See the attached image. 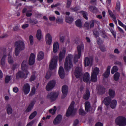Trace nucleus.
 Wrapping results in <instances>:
<instances>
[{
  "label": "nucleus",
  "instance_id": "nucleus-38",
  "mask_svg": "<svg viewBox=\"0 0 126 126\" xmlns=\"http://www.w3.org/2000/svg\"><path fill=\"white\" fill-rule=\"evenodd\" d=\"M120 76V73L117 72L116 73L114 76V79L115 81L118 80Z\"/></svg>",
  "mask_w": 126,
  "mask_h": 126
},
{
  "label": "nucleus",
  "instance_id": "nucleus-25",
  "mask_svg": "<svg viewBox=\"0 0 126 126\" xmlns=\"http://www.w3.org/2000/svg\"><path fill=\"white\" fill-rule=\"evenodd\" d=\"M90 79V75L89 74L86 72L85 73L83 77V80L85 82H87Z\"/></svg>",
  "mask_w": 126,
  "mask_h": 126
},
{
  "label": "nucleus",
  "instance_id": "nucleus-44",
  "mask_svg": "<svg viewBox=\"0 0 126 126\" xmlns=\"http://www.w3.org/2000/svg\"><path fill=\"white\" fill-rule=\"evenodd\" d=\"M99 92L101 94H103L105 92V89L103 87H100L99 90Z\"/></svg>",
  "mask_w": 126,
  "mask_h": 126
},
{
  "label": "nucleus",
  "instance_id": "nucleus-56",
  "mask_svg": "<svg viewBox=\"0 0 126 126\" xmlns=\"http://www.w3.org/2000/svg\"><path fill=\"white\" fill-rule=\"evenodd\" d=\"M33 38L32 35H30L29 36V40L30 43L31 45H32L33 43Z\"/></svg>",
  "mask_w": 126,
  "mask_h": 126
},
{
  "label": "nucleus",
  "instance_id": "nucleus-32",
  "mask_svg": "<svg viewBox=\"0 0 126 126\" xmlns=\"http://www.w3.org/2000/svg\"><path fill=\"white\" fill-rule=\"evenodd\" d=\"M59 48L58 44L57 42L54 43L53 45V51L54 52H57Z\"/></svg>",
  "mask_w": 126,
  "mask_h": 126
},
{
  "label": "nucleus",
  "instance_id": "nucleus-7",
  "mask_svg": "<svg viewBox=\"0 0 126 126\" xmlns=\"http://www.w3.org/2000/svg\"><path fill=\"white\" fill-rule=\"evenodd\" d=\"M74 102H72L71 103L66 113V115L67 116H69L70 115H72L74 112Z\"/></svg>",
  "mask_w": 126,
  "mask_h": 126
},
{
  "label": "nucleus",
  "instance_id": "nucleus-53",
  "mask_svg": "<svg viewBox=\"0 0 126 126\" xmlns=\"http://www.w3.org/2000/svg\"><path fill=\"white\" fill-rule=\"evenodd\" d=\"M103 42L101 40L100 38H97V43L98 45H100L102 44Z\"/></svg>",
  "mask_w": 126,
  "mask_h": 126
},
{
  "label": "nucleus",
  "instance_id": "nucleus-35",
  "mask_svg": "<svg viewBox=\"0 0 126 126\" xmlns=\"http://www.w3.org/2000/svg\"><path fill=\"white\" fill-rule=\"evenodd\" d=\"M65 20L66 22L71 23L73 21L74 19L72 17L68 16L65 18Z\"/></svg>",
  "mask_w": 126,
  "mask_h": 126
},
{
  "label": "nucleus",
  "instance_id": "nucleus-63",
  "mask_svg": "<svg viewBox=\"0 0 126 126\" xmlns=\"http://www.w3.org/2000/svg\"><path fill=\"white\" fill-rule=\"evenodd\" d=\"M60 41L61 42H63L65 39L64 37L63 36H62L60 37Z\"/></svg>",
  "mask_w": 126,
  "mask_h": 126
},
{
  "label": "nucleus",
  "instance_id": "nucleus-10",
  "mask_svg": "<svg viewBox=\"0 0 126 126\" xmlns=\"http://www.w3.org/2000/svg\"><path fill=\"white\" fill-rule=\"evenodd\" d=\"M27 61L26 60H24L22 63L21 64V68L22 70L27 75L29 73V72L27 70Z\"/></svg>",
  "mask_w": 126,
  "mask_h": 126
},
{
  "label": "nucleus",
  "instance_id": "nucleus-42",
  "mask_svg": "<svg viewBox=\"0 0 126 126\" xmlns=\"http://www.w3.org/2000/svg\"><path fill=\"white\" fill-rule=\"evenodd\" d=\"M75 23L77 26L79 27H81V22L80 19L77 20L75 22Z\"/></svg>",
  "mask_w": 126,
  "mask_h": 126
},
{
  "label": "nucleus",
  "instance_id": "nucleus-4",
  "mask_svg": "<svg viewBox=\"0 0 126 126\" xmlns=\"http://www.w3.org/2000/svg\"><path fill=\"white\" fill-rule=\"evenodd\" d=\"M77 51L78 54H75L74 58V63H76L78 62V59L80 57L82 50L84 49V45L82 43H81L78 45L77 47Z\"/></svg>",
  "mask_w": 126,
  "mask_h": 126
},
{
  "label": "nucleus",
  "instance_id": "nucleus-55",
  "mask_svg": "<svg viewBox=\"0 0 126 126\" xmlns=\"http://www.w3.org/2000/svg\"><path fill=\"white\" fill-rule=\"evenodd\" d=\"M51 75V73L50 72H47L45 76V78L47 79H49L50 78Z\"/></svg>",
  "mask_w": 126,
  "mask_h": 126
},
{
  "label": "nucleus",
  "instance_id": "nucleus-1",
  "mask_svg": "<svg viewBox=\"0 0 126 126\" xmlns=\"http://www.w3.org/2000/svg\"><path fill=\"white\" fill-rule=\"evenodd\" d=\"M15 54L17 56L20 52L24 48V44L22 41H17L15 43Z\"/></svg>",
  "mask_w": 126,
  "mask_h": 126
},
{
  "label": "nucleus",
  "instance_id": "nucleus-22",
  "mask_svg": "<svg viewBox=\"0 0 126 126\" xmlns=\"http://www.w3.org/2000/svg\"><path fill=\"white\" fill-rule=\"evenodd\" d=\"M89 10L93 13H96L98 11V9L95 6L90 5L88 7Z\"/></svg>",
  "mask_w": 126,
  "mask_h": 126
},
{
  "label": "nucleus",
  "instance_id": "nucleus-62",
  "mask_svg": "<svg viewBox=\"0 0 126 126\" xmlns=\"http://www.w3.org/2000/svg\"><path fill=\"white\" fill-rule=\"evenodd\" d=\"M70 9L72 11H76L78 10L79 9V7H76L74 8H71Z\"/></svg>",
  "mask_w": 126,
  "mask_h": 126
},
{
  "label": "nucleus",
  "instance_id": "nucleus-64",
  "mask_svg": "<svg viewBox=\"0 0 126 126\" xmlns=\"http://www.w3.org/2000/svg\"><path fill=\"white\" fill-rule=\"evenodd\" d=\"M95 126H103V124L100 122H98L95 124Z\"/></svg>",
  "mask_w": 126,
  "mask_h": 126
},
{
  "label": "nucleus",
  "instance_id": "nucleus-61",
  "mask_svg": "<svg viewBox=\"0 0 126 126\" xmlns=\"http://www.w3.org/2000/svg\"><path fill=\"white\" fill-rule=\"evenodd\" d=\"M35 122V120H33L27 124L26 126H32Z\"/></svg>",
  "mask_w": 126,
  "mask_h": 126
},
{
  "label": "nucleus",
  "instance_id": "nucleus-31",
  "mask_svg": "<svg viewBox=\"0 0 126 126\" xmlns=\"http://www.w3.org/2000/svg\"><path fill=\"white\" fill-rule=\"evenodd\" d=\"M85 110L86 111L88 112L90 110V108L89 102L86 101L85 103Z\"/></svg>",
  "mask_w": 126,
  "mask_h": 126
},
{
  "label": "nucleus",
  "instance_id": "nucleus-19",
  "mask_svg": "<svg viewBox=\"0 0 126 126\" xmlns=\"http://www.w3.org/2000/svg\"><path fill=\"white\" fill-rule=\"evenodd\" d=\"M29 64L30 65H32L35 62V55L33 53L31 54L29 59Z\"/></svg>",
  "mask_w": 126,
  "mask_h": 126
},
{
  "label": "nucleus",
  "instance_id": "nucleus-58",
  "mask_svg": "<svg viewBox=\"0 0 126 126\" xmlns=\"http://www.w3.org/2000/svg\"><path fill=\"white\" fill-rule=\"evenodd\" d=\"M35 87H33L32 88V90L29 94V95H32L34 94L35 93Z\"/></svg>",
  "mask_w": 126,
  "mask_h": 126
},
{
  "label": "nucleus",
  "instance_id": "nucleus-17",
  "mask_svg": "<svg viewBox=\"0 0 126 126\" xmlns=\"http://www.w3.org/2000/svg\"><path fill=\"white\" fill-rule=\"evenodd\" d=\"M66 49L65 48H63L62 51H61L59 53V62H60L65 57V54Z\"/></svg>",
  "mask_w": 126,
  "mask_h": 126
},
{
  "label": "nucleus",
  "instance_id": "nucleus-15",
  "mask_svg": "<svg viewBox=\"0 0 126 126\" xmlns=\"http://www.w3.org/2000/svg\"><path fill=\"white\" fill-rule=\"evenodd\" d=\"M111 100L110 97V96H107L105 98L102 102L105 105L108 106L110 105Z\"/></svg>",
  "mask_w": 126,
  "mask_h": 126
},
{
  "label": "nucleus",
  "instance_id": "nucleus-54",
  "mask_svg": "<svg viewBox=\"0 0 126 126\" xmlns=\"http://www.w3.org/2000/svg\"><path fill=\"white\" fill-rule=\"evenodd\" d=\"M108 12L110 16L112 18H115V16L112 11L109 9H108Z\"/></svg>",
  "mask_w": 126,
  "mask_h": 126
},
{
  "label": "nucleus",
  "instance_id": "nucleus-16",
  "mask_svg": "<svg viewBox=\"0 0 126 126\" xmlns=\"http://www.w3.org/2000/svg\"><path fill=\"white\" fill-rule=\"evenodd\" d=\"M45 38L46 44L50 45L52 42L51 36L49 33H47L46 34Z\"/></svg>",
  "mask_w": 126,
  "mask_h": 126
},
{
  "label": "nucleus",
  "instance_id": "nucleus-37",
  "mask_svg": "<svg viewBox=\"0 0 126 126\" xmlns=\"http://www.w3.org/2000/svg\"><path fill=\"white\" fill-rule=\"evenodd\" d=\"M29 22L32 25H35L38 23V21L35 19H30L29 21Z\"/></svg>",
  "mask_w": 126,
  "mask_h": 126
},
{
  "label": "nucleus",
  "instance_id": "nucleus-34",
  "mask_svg": "<svg viewBox=\"0 0 126 126\" xmlns=\"http://www.w3.org/2000/svg\"><path fill=\"white\" fill-rule=\"evenodd\" d=\"M97 76L96 75L91 73V80L92 81L95 82L97 80Z\"/></svg>",
  "mask_w": 126,
  "mask_h": 126
},
{
  "label": "nucleus",
  "instance_id": "nucleus-6",
  "mask_svg": "<svg viewBox=\"0 0 126 126\" xmlns=\"http://www.w3.org/2000/svg\"><path fill=\"white\" fill-rule=\"evenodd\" d=\"M58 95L57 92H52L48 94L47 97L52 101H54L57 98Z\"/></svg>",
  "mask_w": 126,
  "mask_h": 126
},
{
  "label": "nucleus",
  "instance_id": "nucleus-41",
  "mask_svg": "<svg viewBox=\"0 0 126 126\" xmlns=\"http://www.w3.org/2000/svg\"><path fill=\"white\" fill-rule=\"evenodd\" d=\"M57 110L56 107L55 106L54 107V109H50L49 110V112L52 113V114H54L55 112Z\"/></svg>",
  "mask_w": 126,
  "mask_h": 126
},
{
  "label": "nucleus",
  "instance_id": "nucleus-59",
  "mask_svg": "<svg viewBox=\"0 0 126 126\" xmlns=\"http://www.w3.org/2000/svg\"><path fill=\"white\" fill-rule=\"evenodd\" d=\"M93 33L95 37L97 38L99 36V33L97 31H94L93 32Z\"/></svg>",
  "mask_w": 126,
  "mask_h": 126
},
{
  "label": "nucleus",
  "instance_id": "nucleus-2",
  "mask_svg": "<svg viewBox=\"0 0 126 126\" xmlns=\"http://www.w3.org/2000/svg\"><path fill=\"white\" fill-rule=\"evenodd\" d=\"M72 56L71 54H68L65 58L64 64V68L66 71H68L73 66L72 60Z\"/></svg>",
  "mask_w": 126,
  "mask_h": 126
},
{
  "label": "nucleus",
  "instance_id": "nucleus-39",
  "mask_svg": "<svg viewBox=\"0 0 126 126\" xmlns=\"http://www.w3.org/2000/svg\"><path fill=\"white\" fill-rule=\"evenodd\" d=\"M120 2L119 1H118L116 2V6L115 7V9L117 11L119 12L120 11Z\"/></svg>",
  "mask_w": 126,
  "mask_h": 126
},
{
  "label": "nucleus",
  "instance_id": "nucleus-60",
  "mask_svg": "<svg viewBox=\"0 0 126 126\" xmlns=\"http://www.w3.org/2000/svg\"><path fill=\"white\" fill-rule=\"evenodd\" d=\"M90 2L92 4L95 5H96V0H90Z\"/></svg>",
  "mask_w": 126,
  "mask_h": 126
},
{
  "label": "nucleus",
  "instance_id": "nucleus-52",
  "mask_svg": "<svg viewBox=\"0 0 126 126\" xmlns=\"http://www.w3.org/2000/svg\"><path fill=\"white\" fill-rule=\"evenodd\" d=\"M99 47L100 49L102 51L104 52L106 50V48L105 47L104 45L100 46Z\"/></svg>",
  "mask_w": 126,
  "mask_h": 126
},
{
  "label": "nucleus",
  "instance_id": "nucleus-23",
  "mask_svg": "<svg viewBox=\"0 0 126 126\" xmlns=\"http://www.w3.org/2000/svg\"><path fill=\"white\" fill-rule=\"evenodd\" d=\"M59 74L61 79H63L64 76V71L63 67L60 66L59 69Z\"/></svg>",
  "mask_w": 126,
  "mask_h": 126
},
{
  "label": "nucleus",
  "instance_id": "nucleus-18",
  "mask_svg": "<svg viewBox=\"0 0 126 126\" xmlns=\"http://www.w3.org/2000/svg\"><path fill=\"white\" fill-rule=\"evenodd\" d=\"M27 75H25V73L21 71L18 72L16 74V78H26Z\"/></svg>",
  "mask_w": 126,
  "mask_h": 126
},
{
  "label": "nucleus",
  "instance_id": "nucleus-11",
  "mask_svg": "<svg viewBox=\"0 0 126 126\" xmlns=\"http://www.w3.org/2000/svg\"><path fill=\"white\" fill-rule=\"evenodd\" d=\"M62 119V116L61 114H58L54 120L53 124L55 125L59 124L61 122Z\"/></svg>",
  "mask_w": 126,
  "mask_h": 126
},
{
  "label": "nucleus",
  "instance_id": "nucleus-14",
  "mask_svg": "<svg viewBox=\"0 0 126 126\" xmlns=\"http://www.w3.org/2000/svg\"><path fill=\"white\" fill-rule=\"evenodd\" d=\"M75 75L76 78H79L82 75L81 68L79 67H77L75 69Z\"/></svg>",
  "mask_w": 126,
  "mask_h": 126
},
{
  "label": "nucleus",
  "instance_id": "nucleus-21",
  "mask_svg": "<svg viewBox=\"0 0 126 126\" xmlns=\"http://www.w3.org/2000/svg\"><path fill=\"white\" fill-rule=\"evenodd\" d=\"M6 57V55H3L1 59L0 64L1 67L2 68H5V58Z\"/></svg>",
  "mask_w": 126,
  "mask_h": 126
},
{
  "label": "nucleus",
  "instance_id": "nucleus-20",
  "mask_svg": "<svg viewBox=\"0 0 126 126\" xmlns=\"http://www.w3.org/2000/svg\"><path fill=\"white\" fill-rule=\"evenodd\" d=\"M35 102V100L32 101L27 109L25 110L26 112H28L30 111L33 108V106Z\"/></svg>",
  "mask_w": 126,
  "mask_h": 126
},
{
  "label": "nucleus",
  "instance_id": "nucleus-47",
  "mask_svg": "<svg viewBox=\"0 0 126 126\" xmlns=\"http://www.w3.org/2000/svg\"><path fill=\"white\" fill-rule=\"evenodd\" d=\"M8 60L9 63L11 64L14 62L12 58V57L10 55H8Z\"/></svg>",
  "mask_w": 126,
  "mask_h": 126
},
{
  "label": "nucleus",
  "instance_id": "nucleus-5",
  "mask_svg": "<svg viewBox=\"0 0 126 126\" xmlns=\"http://www.w3.org/2000/svg\"><path fill=\"white\" fill-rule=\"evenodd\" d=\"M58 56H54L51 60L50 63L49 68L50 69L52 70L55 69L57 65V62Z\"/></svg>",
  "mask_w": 126,
  "mask_h": 126
},
{
  "label": "nucleus",
  "instance_id": "nucleus-29",
  "mask_svg": "<svg viewBox=\"0 0 126 126\" xmlns=\"http://www.w3.org/2000/svg\"><path fill=\"white\" fill-rule=\"evenodd\" d=\"M117 104V102L115 100H113L111 101L110 103V107L112 109H114L116 107Z\"/></svg>",
  "mask_w": 126,
  "mask_h": 126
},
{
  "label": "nucleus",
  "instance_id": "nucleus-46",
  "mask_svg": "<svg viewBox=\"0 0 126 126\" xmlns=\"http://www.w3.org/2000/svg\"><path fill=\"white\" fill-rule=\"evenodd\" d=\"M82 14L83 17L86 20H87L88 19L87 16L88 14L87 13L85 12L82 11L81 12Z\"/></svg>",
  "mask_w": 126,
  "mask_h": 126
},
{
  "label": "nucleus",
  "instance_id": "nucleus-45",
  "mask_svg": "<svg viewBox=\"0 0 126 126\" xmlns=\"http://www.w3.org/2000/svg\"><path fill=\"white\" fill-rule=\"evenodd\" d=\"M63 20L62 18L58 17L56 20V22L57 23H63Z\"/></svg>",
  "mask_w": 126,
  "mask_h": 126
},
{
  "label": "nucleus",
  "instance_id": "nucleus-9",
  "mask_svg": "<svg viewBox=\"0 0 126 126\" xmlns=\"http://www.w3.org/2000/svg\"><path fill=\"white\" fill-rule=\"evenodd\" d=\"M56 82L54 80H51L49 81L47 84L46 89L48 91L52 89L55 86Z\"/></svg>",
  "mask_w": 126,
  "mask_h": 126
},
{
  "label": "nucleus",
  "instance_id": "nucleus-30",
  "mask_svg": "<svg viewBox=\"0 0 126 126\" xmlns=\"http://www.w3.org/2000/svg\"><path fill=\"white\" fill-rule=\"evenodd\" d=\"M109 94L110 97L113 98L115 95V92L113 90L110 89L109 90Z\"/></svg>",
  "mask_w": 126,
  "mask_h": 126
},
{
  "label": "nucleus",
  "instance_id": "nucleus-28",
  "mask_svg": "<svg viewBox=\"0 0 126 126\" xmlns=\"http://www.w3.org/2000/svg\"><path fill=\"white\" fill-rule=\"evenodd\" d=\"M85 93L83 95V98L87 100L89 98L90 96V92L87 89H86Z\"/></svg>",
  "mask_w": 126,
  "mask_h": 126
},
{
  "label": "nucleus",
  "instance_id": "nucleus-3",
  "mask_svg": "<svg viewBox=\"0 0 126 126\" xmlns=\"http://www.w3.org/2000/svg\"><path fill=\"white\" fill-rule=\"evenodd\" d=\"M116 125L119 126H125L126 125V118L122 116H119L115 120Z\"/></svg>",
  "mask_w": 126,
  "mask_h": 126
},
{
  "label": "nucleus",
  "instance_id": "nucleus-36",
  "mask_svg": "<svg viewBox=\"0 0 126 126\" xmlns=\"http://www.w3.org/2000/svg\"><path fill=\"white\" fill-rule=\"evenodd\" d=\"M99 71V68L97 67H96L93 71L91 73L97 75L98 74Z\"/></svg>",
  "mask_w": 126,
  "mask_h": 126
},
{
  "label": "nucleus",
  "instance_id": "nucleus-26",
  "mask_svg": "<svg viewBox=\"0 0 126 126\" xmlns=\"http://www.w3.org/2000/svg\"><path fill=\"white\" fill-rule=\"evenodd\" d=\"M44 57V54L43 52L40 51L38 53L37 58V60L40 61L43 59Z\"/></svg>",
  "mask_w": 126,
  "mask_h": 126
},
{
  "label": "nucleus",
  "instance_id": "nucleus-50",
  "mask_svg": "<svg viewBox=\"0 0 126 126\" xmlns=\"http://www.w3.org/2000/svg\"><path fill=\"white\" fill-rule=\"evenodd\" d=\"M11 79V77L7 76L5 78V82L6 83H7L10 81Z\"/></svg>",
  "mask_w": 126,
  "mask_h": 126
},
{
  "label": "nucleus",
  "instance_id": "nucleus-24",
  "mask_svg": "<svg viewBox=\"0 0 126 126\" xmlns=\"http://www.w3.org/2000/svg\"><path fill=\"white\" fill-rule=\"evenodd\" d=\"M110 66H108L106 71L103 74L102 76L106 78H107L109 76L110 73Z\"/></svg>",
  "mask_w": 126,
  "mask_h": 126
},
{
  "label": "nucleus",
  "instance_id": "nucleus-27",
  "mask_svg": "<svg viewBox=\"0 0 126 126\" xmlns=\"http://www.w3.org/2000/svg\"><path fill=\"white\" fill-rule=\"evenodd\" d=\"M36 37L37 39L39 40H40L42 38L43 36L42 34L41 31L40 29L38 30L37 32Z\"/></svg>",
  "mask_w": 126,
  "mask_h": 126
},
{
  "label": "nucleus",
  "instance_id": "nucleus-40",
  "mask_svg": "<svg viewBox=\"0 0 126 126\" xmlns=\"http://www.w3.org/2000/svg\"><path fill=\"white\" fill-rule=\"evenodd\" d=\"M37 112L35 111L33 112L30 116L29 118L30 119H32L36 115Z\"/></svg>",
  "mask_w": 126,
  "mask_h": 126
},
{
  "label": "nucleus",
  "instance_id": "nucleus-33",
  "mask_svg": "<svg viewBox=\"0 0 126 126\" xmlns=\"http://www.w3.org/2000/svg\"><path fill=\"white\" fill-rule=\"evenodd\" d=\"M7 112L8 114H10L12 113V110L9 104H8L7 106Z\"/></svg>",
  "mask_w": 126,
  "mask_h": 126
},
{
  "label": "nucleus",
  "instance_id": "nucleus-51",
  "mask_svg": "<svg viewBox=\"0 0 126 126\" xmlns=\"http://www.w3.org/2000/svg\"><path fill=\"white\" fill-rule=\"evenodd\" d=\"M89 23L90 28H91L94 27V20H92L90 21Z\"/></svg>",
  "mask_w": 126,
  "mask_h": 126
},
{
  "label": "nucleus",
  "instance_id": "nucleus-12",
  "mask_svg": "<svg viewBox=\"0 0 126 126\" xmlns=\"http://www.w3.org/2000/svg\"><path fill=\"white\" fill-rule=\"evenodd\" d=\"M62 92L63 95L62 96V98H64L67 95L68 92V86L66 85L63 86L62 87Z\"/></svg>",
  "mask_w": 126,
  "mask_h": 126
},
{
  "label": "nucleus",
  "instance_id": "nucleus-13",
  "mask_svg": "<svg viewBox=\"0 0 126 126\" xmlns=\"http://www.w3.org/2000/svg\"><path fill=\"white\" fill-rule=\"evenodd\" d=\"M22 90L24 94H28L30 90V86L29 84L27 83L25 84L23 86Z\"/></svg>",
  "mask_w": 126,
  "mask_h": 126
},
{
  "label": "nucleus",
  "instance_id": "nucleus-49",
  "mask_svg": "<svg viewBox=\"0 0 126 126\" xmlns=\"http://www.w3.org/2000/svg\"><path fill=\"white\" fill-rule=\"evenodd\" d=\"M79 114L82 115H83L86 114V112L84 110L82 109H80L79 110Z\"/></svg>",
  "mask_w": 126,
  "mask_h": 126
},
{
  "label": "nucleus",
  "instance_id": "nucleus-48",
  "mask_svg": "<svg viewBox=\"0 0 126 126\" xmlns=\"http://www.w3.org/2000/svg\"><path fill=\"white\" fill-rule=\"evenodd\" d=\"M84 26L87 30L89 29L90 28L89 23L88 22H86L85 23Z\"/></svg>",
  "mask_w": 126,
  "mask_h": 126
},
{
  "label": "nucleus",
  "instance_id": "nucleus-43",
  "mask_svg": "<svg viewBox=\"0 0 126 126\" xmlns=\"http://www.w3.org/2000/svg\"><path fill=\"white\" fill-rule=\"evenodd\" d=\"M118 70V68L116 66H114L111 70V73L112 74H113L115 72H116Z\"/></svg>",
  "mask_w": 126,
  "mask_h": 126
},
{
  "label": "nucleus",
  "instance_id": "nucleus-8",
  "mask_svg": "<svg viewBox=\"0 0 126 126\" xmlns=\"http://www.w3.org/2000/svg\"><path fill=\"white\" fill-rule=\"evenodd\" d=\"M93 62V59L92 58L86 57L84 60V65L85 67L88 66L89 65H91Z\"/></svg>",
  "mask_w": 126,
  "mask_h": 126
},
{
  "label": "nucleus",
  "instance_id": "nucleus-57",
  "mask_svg": "<svg viewBox=\"0 0 126 126\" xmlns=\"http://www.w3.org/2000/svg\"><path fill=\"white\" fill-rule=\"evenodd\" d=\"M71 4V1L69 0H67L66 7L67 8H69Z\"/></svg>",
  "mask_w": 126,
  "mask_h": 126
}]
</instances>
